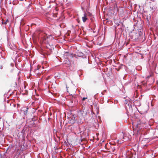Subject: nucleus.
Returning a JSON list of instances; mask_svg holds the SVG:
<instances>
[{"mask_svg": "<svg viewBox=\"0 0 158 158\" xmlns=\"http://www.w3.org/2000/svg\"><path fill=\"white\" fill-rule=\"evenodd\" d=\"M125 107L127 111L128 112L132 111V107L131 105V102L130 100L127 99L125 102Z\"/></svg>", "mask_w": 158, "mask_h": 158, "instance_id": "nucleus-1", "label": "nucleus"}, {"mask_svg": "<svg viewBox=\"0 0 158 158\" xmlns=\"http://www.w3.org/2000/svg\"><path fill=\"white\" fill-rule=\"evenodd\" d=\"M52 38L53 37L52 35H46L44 36L43 38V42L45 44H48L50 40H52Z\"/></svg>", "mask_w": 158, "mask_h": 158, "instance_id": "nucleus-2", "label": "nucleus"}, {"mask_svg": "<svg viewBox=\"0 0 158 158\" xmlns=\"http://www.w3.org/2000/svg\"><path fill=\"white\" fill-rule=\"evenodd\" d=\"M84 55L83 53L80 52H78L74 54V56L76 58L77 57H83Z\"/></svg>", "mask_w": 158, "mask_h": 158, "instance_id": "nucleus-3", "label": "nucleus"}, {"mask_svg": "<svg viewBox=\"0 0 158 158\" xmlns=\"http://www.w3.org/2000/svg\"><path fill=\"white\" fill-rule=\"evenodd\" d=\"M84 111L83 110H79L77 112V115L80 118H84Z\"/></svg>", "mask_w": 158, "mask_h": 158, "instance_id": "nucleus-4", "label": "nucleus"}, {"mask_svg": "<svg viewBox=\"0 0 158 158\" xmlns=\"http://www.w3.org/2000/svg\"><path fill=\"white\" fill-rule=\"evenodd\" d=\"M82 20L84 22H85L87 19V15L86 13H85L84 14V16L82 17Z\"/></svg>", "mask_w": 158, "mask_h": 158, "instance_id": "nucleus-5", "label": "nucleus"}, {"mask_svg": "<svg viewBox=\"0 0 158 158\" xmlns=\"http://www.w3.org/2000/svg\"><path fill=\"white\" fill-rule=\"evenodd\" d=\"M9 22V21L8 19H7L6 20L5 22L4 21H3L2 22V23L3 24H6L7 22Z\"/></svg>", "mask_w": 158, "mask_h": 158, "instance_id": "nucleus-6", "label": "nucleus"}, {"mask_svg": "<svg viewBox=\"0 0 158 158\" xmlns=\"http://www.w3.org/2000/svg\"><path fill=\"white\" fill-rule=\"evenodd\" d=\"M86 98H87V97H84L82 98V100L84 101Z\"/></svg>", "mask_w": 158, "mask_h": 158, "instance_id": "nucleus-7", "label": "nucleus"}, {"mask_svg": "<svg viewBox=\"0 0 158 158\" xmlns=\"http://www.w3.org/2000/svg\"><path fill=\"white\" fill-rule=\"evenodd\" d=\"M125 135H123V139H126V138H125Z\"/></svg>", "mask_w": 158, "mask_h": 158, "instance_id": "nucleus-8", "label": "nucleus"}, {"mask_svg": "<svg viewBox=\"0 0 158 158\" xmlns=\"http://www.w3.org/2000/svg\"><path fill=\"white\" fill-rule=\"evenodd\" d=\"M38 69H39V68H38V67H37V69H35V71H36L37 70H38Z\"/></svg>", "mask_w": 158, "mask_h": 158, "instance_id": "nucleus-9", "label": "nucleus"}]
</instances>
